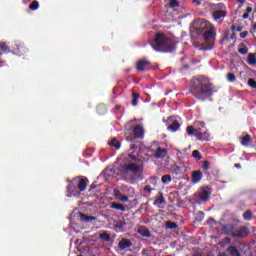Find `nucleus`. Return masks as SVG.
<instances>
[{
    "instance_id": "obj_45",
    "label": "nucleus",
    "mask_w": 256,
    "mask_h": 256,
    "mask_svg": "<svg viewBox=\"0 0 256 256\" xmlns=\"http://www.w3.org/2000/svg\"><path fill=\"white\" fill-rule=\"evenodd\" d=\"M114 197H117V199H120L121 191L119 189H114Z\"/></svg>"
},
{
    "instance_id": "obj_16",
    "label": "nucleus",
    "mask_w": 256,
    "mask_h": 256,
    "mask_svg": "<svg viewBox=\"0 0 256 256\" xmlns=\"http://www.w3.org/2000/svg\"><path fill=\"white\" fill-rule=\"evenodd\" d=\"M132 246H133V243L129 239H122L118 243V248L120 249V251H125V249L132 247Z\"/></svg>"
},
{
    "instance_id": "obj_6",
    "label": "nucleus",
    "mask_w": 256,
    "mask_h": 256,
    "mask_svg": "<svg viewBox=\"0 0 256 256\" xmlns=\"http://www.w3.org/2000/svg\"><path fill=\"white\" fill-rule=\"evenodd\" d=\"M151 62L147 59H141L136 62V69L141 73H145V71H151Z\"/></svg>"
},
{
    "instance_id": "obj_41",
    "label": "nucleus",
    "mask_w": 256,
    "mask_h": 256,
    "mask_svg": "<svg viewBox=\"0 0 256 256\" xmlns=\"http://www.w3.org/2000/svg\"><path fill=\"white\" fill-rule=\"evenodd\" d=\"M202 169H203L204 171H209V169H210L209 161L205 160V161L202 163Z\"/></svg>"
},
{
    "instance_id": "obj_55",
    "label": "nucleus",
    "mask_w": 256,
    "mask_h": 256,
    "mask_svg": "<svg viewBox=\"0 0 256 256\" xmlns=\"http://www.w3.org/2000/svg\"><path fill=\"white\" fill-rule=\"evenodd\" d=\"M238 3H240V5H244L245 4V0H237Z\"/></svg>"
},
{
    "instance_id": "obj_23",
    "label": "nucleus",
    "mask_w": 256,
    "mask_h": 256,
    "mask_svg": "<svg viewBox=\"0 0 256 256\" xmlns=\"http://www.w3.org/2000/svg\"><path fill=\"white\" fill-rule=\"evenodd\" d=\"M98 115H105L107 113V106L105 104H99L96 107Z\"/></svg>"
},
{
    "instance_id": "obj_18",
    "label": "nucleus",
    "mask_w": 256,
    "mask_h": 256,
    "mask_svg": "<svg viewBox=\"0 0 256 256\" xmlns=\"http://www.w3.org/2000/svg\"><path fill=\"white\" fill-rule=\"evenodd\" d=\"M163 203H165V197H163V192H158V197L154 201V205H156V207H159V209H163V207L161 206L163 205Z\"/></svg>"
},
{
    "instance_id": "obj_24",
    "label": "nucleus",
    "mask_w": 256,
    "mask_h": 256,
    "mask_svg": "<svg viewBox=\"0 0 256 256\" xmlns=\"http://www.w3.org/2000/svg\"><path fill=\"white\" fill-rule=\"evenodd\" d=\"M110 147H114L115 149H121V142L117 140V138H112L110 142H108Z\"/></svg>"
},
{
    "instance_id": "obj_3",
    "label": "nucleus",
    "mask_w": 256,
    "mask_h": 256,
    "mask_svg": "<svg viewBox=\"0 0 256 256\" xmlns=\"http://www.w3.org/2000/svg\"><path fill=\"white\" fill-rule=\"evenodd\" d=\"M150 45L155 51H160L161 53H171V51H175L177 44H175V42L169 38L167 34L158 32L155 35V38L151 40Z\"/></svg>"
},
{
    "instance_id": "obj_53",
    "label": "nucleus",
    "mask_w": 256,
    "mask_h": 256,
    "mask_svg": "<svg viewBox=\"0 0 256 256\" xmlns=\"http://www.w3.org/2000/svg\"><path fill=\"white\" fill-rule=\"evenodd\" d=\"M192 3H196V5H201V2L199 0H192Z\"/></svg>"
},
{
    "instance_id": "obj_48",
    "label": "nucleus",
    "mask_w": 256,
    "mask_h": 256,
    "mask_svg": "<svg viewBox=\"0 0 256 256\" xmlns=\"http://www.w3.org/2000/svg\"><path fill=\"white\" fill-rule=\"evenodd\" d=\"M247 35H249V32H247V31H244V32L240 33L241 39H245V37H247Z\"/></svg>"
},
{
    "instance_id": "obj_59",
    "label": "nucleus",
    "mask_w": 256,
    "mask_h": 256,
    "mask_svg": "<svg viewBox=\"0 0 256 256\" xmlns=\"http://www.w3.org/2000/svg\"><path fill=\"white\" fill-rule=\"evenodd\" d=\"M137 148V146L135 145V144H132L131 146H130V149H136Z\"/></svg>"
},
{
    "instance_id": "obj_5",
    "label": "nucleus",
    "mask_w": 256,
    "mask_h": 256,
    "mask_svg": "<svg viewBox=\"0 0 256 256\" xmlns=\"http://www.w3.org/2000/svg\"><path fill=\"white\" fill-rule=\"evenodd\" d=\"M213 193V190H211V187L204 186L198 189L196 193L192 196V202L197 203L198 205H201V203H207L209 199H211V195Z\"/></svg>"
},
{
    "instance_id": "obj_52",
    "label": "nucleus",
    "mask_w": 256,
    "mask_h": 256,
    "mask_svg": "<svg viewBox=\"0 0 256 256\" xmlns=\"http://www.w3.org/2000/svg\"><path fill=\"white\" fill-rule=\"evenodd\" d=\"M198 125L202 128H205V122L201 121V122H198Z\"/></svg>"
},
{
    "instance_id": "obj_54",
    "label": "nucleus",
    "mask_w": 256,
    "mask_h": 256,
    "mask_svg": "<svg viewBox=\"0 0 256 256\" xmlns=\"http://www.w3.org/2000/svg\"><path fill=\"white\" fill-rule=\"evenodd\" d=\"M224 39H226L227 41H229V33H228V32L224 34Z\"/></svg>"
},
{
    "instance_id": "obj_27",
    "label": "nucleus",
    "mask_w": 256,
    "mask_h": 256,
    "mask_svg": "<svg viewBox=\"0 0 256 256\" xmlns=\"http://www.w3.org/2000/svg\"><path fill=\"white\" fill-rule=\"evenodd\" d=\"M238 53H240V55H247V53H249V48H247L244 43H241L239 45Z\"/></svg>"
},
{
    "instance_id": "obj_4",
    "label": "nucleus",
    "mask_w": 256,
    "mask_h": 256,
    "mask_svg": "<svg viewBox=\"0 0 256 256\" xmlns=\"http://www.w3.org/2000/svg\"><path fill=\"white\" fill-rule=\"evenodd\" d=\"M197 33L198 35H203L205 43L209 45V49H213V45H215V37L217 35L215 26L209 22H205L197 29Z\"/></svg>"
},
{
    "instance_id": "obj_7",
    "label": "nucleus",
    "mask_w": 256,
    "mask_h": 256,
    "mask_svg": "<svg viewBox=\"0 0 256 256\" xmlns=\"http://www.w3.org/2000/svg\"><path fill=\"white\" fill-rule=\"evenodd\" d=\"M75 181H77V178H75L67 185V197H77V195H79V192L77 191V185H75Z\"/></svg>"
},
{
    "instance_id": "obj_28",
    "label": "nucleus",
    "mask_w": 256,
    "mask_h": 256,
    "mask_svg": "<svg viewBox=\"0 0 256 256\" xmlns=\"http://www.w3.org/2000/svg\"><path fill=\"white\" fill-rule=\"evenodd\" d=\"M0 51L2 53H11V48L5 42H0Z\"/></svg>"
},
{
    "instance_id": "obj_33",
    "label": "nucleus",
    "mask_w": 256,
    "mask_h": 256,
    "mask_svg": "<svg viewBox=\"0 0 256 256\" xmlns=\"http://www.w3.org/2000/svg\"><path fill=\"white\" fill-rule=\"evenodd\" d=\"M186 131H187L188 135H190V137H193V135L195 137H197V129L193 128V126H188L186 128Z\"/></svg>"
},
{
    "instance_id": "obj_25",
    "label": "nucleus",
    "mask_w": 256,
    "mask_h": 256,
    "mask_svg": "<svg viewBox=\"0 0 256 256\" xmlns=\"http://www.w3.org/2000/svg\"><path fill=\"white\" fill-rule=\"evenodd\" d=\"M211 7L215 11H227V7L223 3L213 4Z\"/></svg>"
},
{
    "instance_id": "obj_58",
    "label": "nucleus",
    "mask_w": 256,
    "mask_h": 256,
    "mask_svg": "<svg viewBox=\"0 0 256 256\" xmlns=\"http://www.w3.org/2000/svg\"><path fill=\"white\" fill-rule=\"evenodd\" d=\"M95 187H97V186H95L94 184H92V185L90 186V191H93V189H95Z\"/></svg>"
},
{
    "instance_id": "obj_17",
    "label": "nucleus",
    "mask_w": 256,
    "mask_h": 256,
    "mask_svg": "<svg viewBox=\"0 0 256 256\" xmlns=\"http://www.w3.org/2000/svg\"><path fill=\"white\" fill-rule=\"evenodd\" d=\"M203 179V172L195 170L192 172V183H199Z\"/></svg>"
},
{
    "instance_id": "obj_44",
    "label": "nucleus",
    "mask_w": 256,
    "mask_h": 256,
    "mask_svg": "<svg viewBox=\"0 0 256 256\" xmlns=\"http://www.w3.org/2000/svg\"><path fill=\"white\" fill-rule=\"evenodd\" d=\"M120 201H122V203H128L129 202V197L124 195V196H120Z\"/></svg>"
},
{
    "instance_id": "obj_60",
    "label": "nucleus",
    "mask_w": 256,
    "mask_h": 256,
    "mask_svg": "<svg viewBox=\"0 0 256 256\" xmlns=\"http://www.w3.org/2000/svg\"><path fill=\"white\" fill-rule=\"evenodd\" d=\"M19 47H23V46H21V44H19Z\"/></svg>"
},
{
    "instance_id": "obj_35",
    "label": "nucleus",
    "mask_w": 256,
    "mask_h": 256,
    "mask_svg": "<svg viewBox=\"0 0 256 256\" xmlns=\"http://www.w3.org/2000/svg\"><path fill=\"white\" fill-rule=\"evenodd\" d=\"M100 239L109 243V241H111V235L107 232H103L100 234Z\"/></svg>"
},
{
    "instance_id": "obj_57",
    "label": "nucleus",
    "mask_w": 256,
    "mask_h": 256,
    "mask_svg": "<svg viewBox=\"0 0 256 256\" xmlns=\"http://www.w3.org/2000/svg\"><path fill=\"white\" fill-rule=\"evenodd\" d=\"M1 55H3V53L0 52V65H3V59H1Z\"/></svg>"
},
{
    "instance_id": "obj_22",
    "label": "nucleus",
    "mask_w": 256,
    "mask_h": 256,
    "mask_svg": "<svg viewBox=\"0 0 256 256\" xmlns=\"http://www.w3.org/2000/svg\"><path fill=\"white\" fill-rule=\"evenodd\" d=\"M110 209H115L116 211H122V212L126 211L125 205L119 204V203H116V202H111L110 203Z\"/></svg>"
},
{
    "instance_id": "obj_8",
    "label": "nucleus",
    "mask_w": 256,
    "mask_h": 256,
    "mask_svg": "<svg viewBox=\"0 0 256 256\" xmlns=\"http://www.w3.org/2000/svg\"><path fill=\"white\" fill-rule=\"evenodd\" d=\"M125 227H127V222H125V219H119L115 220L113 223V229L116 231V233H124Z\"/></svg>"
},
{
    "instance_id": "obj_46",
    "label": "nucleus",
    "mask_w": 256,
    "mask_h": 256,
    "mask_svg": "<svg viewBox=\"0 0 256 256\" xmlns=\"http://www.w3.org/2000/svg\"><path fill=\"white\" fill-rule=\"evenodd\" d=\"M142 256H153V255H151V252H149V250L143 249L142 250Z\"/></svg>"
},
{
    "instance_id": "obj_56",
    "label": "nucleus",
    "mask_w": 256,
    "mask_h": 256,
    "mask_svg": "<svg viewBox=\"0 0 256 256\" xmlns=\"http://www.w3.org/2000/svg\"><path fill=\"white\" fill-rule=\"evenodd\" d=\"M234 167H236V169H241V164H235Z\"/></svg>"
},
{
    "instance_id": "obj_14",
    "label": "nucleus",
    "mask_w": 256,
    "mask_h": 256,
    "mask_svg": "<svg viewBox=\"0 0 256 256\" xmlns=\"http://www.w3.org/2000/svg\"><path fill=\"white\" fill-rule=\"evenodd\" d=\"M77 188L80 192L87 190V185H89V179L87 177L78 178Z\"/></svg>"
},
{
    "instance_id": "obj_29",
    "label": "nucleus",
    "mask_w": 256,
    "mask_h": 256,
    "mask_svg": "<svg viewBox=\"0 0 256 256\" xmlns=\"http://www.w3.org/2000/svg\"><path fill=\"white\" fill-rule=\"evenodd\" d=\"M248 65H256V56L254 53H249L247 58Z\"/></svg>"
},
{
    "instance_id": "obj_43",
    "label": "nucleus",
    "mask_w": 256,
    "mask_h": 256,
    "mask_svg": "<svg viewBox=\"0 0 256 256\" xmlns=\"http://www.w3.org/2000/svg\"><path fill=\"white\" fill-rule=\"evenodd\" d=\"M231 30L235 33V31H238V32H241V31H243V27H241V26H235V25H232V27H231Z\"/></svg>"
},
{
    "instance_id": "obj_36",
    "label": "nucleus",
    "mask_w": 256,
    "mask_h": 256,
    "mask_svg": "<svg viewBox=\"0 0 256 256\" xmlns=\"http://www.w3.org/2000/svg\"><path fill=\"white\" fill-rule=\"evenodd\" d=\"M192 157L196 159V161H201L203 159V156H201V152H199V150H194L192 152Z\"/></svg>"
},
{
    "instance_id": "obj_30",
    "label": "nucleus",
    "mask_w": 256,
    "mask_h": 256,
    "mask_svg": "<svg viewBox=\"0 0 256 256\" xmlns=\"http://www.w3.org/2000/svg\"><path fill=\"white\" fill-rule=\"evenodd\" d=\"M180 127V124L177 120H174L171 125L168 126L169 131H177Z\"/></svg>"
},
{
    "instance_id": "obj_2",
    "label": "nucleus",
    "mask_w": 256,
    "mask_h": 256,
    "mask_svg": "<svg viewBox=\"0 0 256 256\" xmlns=\"http://www.w3.org/2000/svg\"><path fill=\"white\" fill-rule=\"evenodd\" d=\"M122 173H132L135 175V179L139 181L143 180V164L141 163V158L135 156L133 153H129L124 159V163L121 164Z\"/></svg>"
},
{
    "instance_id": "obj_15",
    "label": "nucleus",
    "mask_w": 256,
    "mask_h": 256,
    "mask_svg": "<svg viewBox=\"0 0 256 256\" xmlns=\"http://www.w3.org/2000/svg\"><path fill=\"white\" fill-rule=\"evenodd\" d=\"M214 21H219V19H225L227 17V10H215L212 14Z\"/></svg>"
},
{
    "instance_id": "obj_39",
    "label": "nucleus",
    "mask_w": 256,
    "mask_h": 256,
    "mask_svg": "<svg viewBox=\"0 0 256 256\" xmlns=\"http://www.w3.org/2000/svg\"><path fill=\"white\" fill-rule=\"evenodd\" d=\"M170 9H175V7H179V2L177 0H169Z\"/></svg>"
},
{
    "instance_id": "obj_34",
    "label": "nucleus",
    "mask_w": 256,
    "mask_h": 256,
    "mask_svg": "<svg viewBox=\"0 0 256 256\" xmlns=\"http://www.w3.org/2000/svg\"><path fill=\"white\" fill-rule=\"evenodd\" d=\"M29 9L31 11H37V9H39V1L33 0L29 5Z\"/></svg>"
},
{
    "instance_id": "obj_20",
    "label": "nucleus",
    "mask_w": 256,
    "mask_h": 256,
    "mask_svg": "<svg viewBox=\"0 0 256 256\" xmlns=\"http://www.w3.org/2000/svg\"><path fill=\"white\" fill-rule=\"evenodd\" d=\"M80 221H83V223H91V221H97V217L80 213Z\"/></svg>"
},
{
    "instance_id": "obj_26",
    "label": "nucleus",
    "mask_w": 256,
    "mask_h": 256,
    "mask_svg": "<svg viewBox=\"0 0 256 256\" xmlns=\"http://www.w3.org/2000/svg\"><path fill=\"white\" fill-rule=\"evenodd\" d=\"M249 143H251V136L249 134L241 138V145H243L244 147L249 146Z\"/></svg>"
},
{
    "instance_id": "obj_21",
    "label": "nucleus",
    "mask_w": 256,
    "mask_h": 256,
    "mask_svg": "<svg viewBox=\"0 0 256 256\" xmlns=\"http://www.w3.org/2000/svg\"><path fill=\"white\" fill-rule=\"evenodd\" d=\"M227 253L230 256H241V252H239V250L237 249V247L231 245L227 248Z\"/></svg>"
},
{
    "instance_id": "obj_9",
    "label": "nucleus",
    "mask_w": 256,
    "mask_h": 256,
    "mask_svg": "<svg viewBox=\"0 0 256 256\" xmlns=\"http://www.w3.org/2000/svg\"><path fill=\"white\" fill-rule=\"evenodd\" d=\"M137 233L142 237H146V239H155V236L151 235V231L149 228H147V226H139Z\"/></svg>"
},
{
    "instance_id": "obj_49",
    "label": "nucleus",
    "mask_w": 256,
    "mask_h": 256,
    "mask_svg": "<svg viewBox=\"0 0 256 256\" xmlns=\"http://www.w3.org/2000/svg\"><path fill=\"white\" fill-rule=\"evenodd\" d=\"M230 39H231L232 41H235V39H237V34H235V32H233V33L231 34V36H230Z\"/></svg>"
},
{
    "instance_id": "obj_19",
    "label": "nucleus",
    "mask_w": 256,
    "mask_h": 256,
    "mask_svg": "<svg viewBox=\"0 0 256 256\" xmlns=\"http://www.w3.org/2000/svg\"><path fill=\"white\" fill-rule=\"evenodd\" d=\"M167 156V149H163V148H158L154 154V157L156 159H163L164 157Z\"/></svg>"
},
{
    "instance_id": "obj_1",
    "label": "nucleus",
    "mask_w": 256,
    "mask_h": 256,
    "mask_svg": "<svg viewBox=\"0 0 256 256\" xmlns=\"http://www.w3.org/2000/svg\"><path fill=\"white\" fill-rule=\"evenodd\" d=\"M189 93L198 101H207L213 97L214 93H217V89L207 76L200 75L191 79Z\"/></svg>"
},
{
    "instance_id": "obj_12",
    "label": "nucleus",
    "mask_w": 256,
    "mask_h": 256,
    "mask_svg": "<svg viewBox=\"0 0 256 256\" xmlns=\"http://www.w3.org/2000/svg\"><path fill=\"white\" fill-rule=\"evenodd\" d=\"M222 231L225 235H229L230 237L235 238V225L225 224L222 226Z\"/></svg>"
},
{
    "instance_id": "obj_11",
    "label": "nucleus",
    "mask_w": 256,
    "mask_h": 256,
    "mask_svg": "<svg viewBox=\"0 0 256 256\" xmlns=\"http://www.w3.org/2000/svg\"><path fill=\"white\" fill-rule=\"evenodd\" d=\"M133 133L135 139H143V137H145V130L143 129V126L141 124H137L133 128Z\"/></svg>"
},
{
    "instance_id": "obj_37",
    "label": "nucleus",
    "mask_w": 256,
    "mask_h": 256,
    "mask_svg": "<svg viewBox=\"0 0 256 256\" xmlns=\"http://www.w3.org/2000/svg\"><path fill=\"white\" fill-rule=\"evenodd\" d=\"M161 181H162V183H164V185L171 183V175H169V174L163 175L161 178Z\"/></svg>"
},
{
    "instance_id": "obj_38",
    "label": "nucleus",
    "mask_w": 256,
    "mask_h": 256,
    "mask_svg": "<svg viewBox=\"0 0 256 256\" xmlns=\"http://www.w3.org/2000/svg\"><path fill=\"white\" fill-rule=\"evenodd\" d=\"M177 227L179 226L175 222H171V221L166 222V229H177Z\"/></svg>"
},
{
    "instance_id": "obj_31",
    "label": "nucleus",
    "mask_w": 256,
    "mask_h": 256,
    "mask_svg": "<svg viewBox=\"0 0 256 256\" xmlns=\"http://www.w3.org/2000/svg\"><path fill=\"white\" fill-rule=\"evenodd\" d=\"M243 219L244 221H251L253 219V212H251V210H246L243 213Z\"/></svg>"
},
{
    "instance_id": "obj_40",
    "label": "nucleus",
    "mask_w": 256,
    "mask_h": 256,
    "mask_svg": "<svg viewBox=\"0 0 256 256\" xmlns=\"http://www.w3.org/2000/svg\"><path fill=\"white\" fill-rule=\"evenodd\" d=\"M237 79V76H235V74L233 73H228L227 75V80L230 82V83H233L234 81H236Z\"/></svg>"
},
{
    "instance_id": "obj_13",
    "label": "nucleus",
    "mask_w": 256,
    "mask_h": 256,
    "mask_svg": "<svg viewBox=\"0 0 256 256\" xmlns=\"http://www.w3.org/2000/svg\"><path fill=\"white\" fill-rule=\"evenodd\" d=\"M196 139L199 141H209L211 139V135L207 130L201 132V129L196 130Z\"/></svg>"
},
{
    "instance_id": "obj_42",
    "label": "nucleus",
    "mask_w": 256,
    "mask_h": 256,
    "mask_svg": "<svg viewBox=\"0 0 256 256\" xmlns=\"http://www.w3.org/2000/svg\"><path fill=\"white\" fill-rule=\"evenodd\" d=\"M248 85H249V87H252V89H256V82L253 78H250L248 80Z\"/></svg>"
},
{
    "instance_id": "obj_10",
    "label": "nucleus",
    "mask_w": 256,
    "mask_h": 256,
    "mask_svg": "<svg viewBox=\"0 0 256 256\" xmlns=\"http://www.w3.org/2000/svg\"><path fill=\"white\" fill-rule=\"evenodd\" d=\"M251 231L249 230V227L247 226H241L234 234V238L237 237L239 239L247 237Z\"/></svg>"
},
{
    "instance_id": "obj_32",
    "label": "nucleus",
    "mask_w": 256,
    "mask_h": 256,
    "mask_svg": "<svg viewBox=\"0 0 256 256\" xmlns=\"http://www.w3.org/2000/svg\"><path fill=\"white\" fill-rule=\"evenodd\" d=\"M139 101V93L137 92H132V106L137 107V103Z\"/></svg>"
},
{
    "instance_id": "obj_50",
    "label": "nucleus",
    "mask_w": 256,
    "mask_h": 256,
    "mask_svg": "<svg viewBox=\"0 0 256 256\" xmlns=\"http://www.w3.org/2000/svg\"><path fill=\"white\" fill-rule=\"evenodd\" d=\"M249 12H245L243 15H242V19H249Z\"/></svg>"
},
{
    "instance_id": "obj_47",
    "label": "nucleus",
    "mask_w": 256,
    "mask_h": 256,
    "mask_svg": "<svg viewBox=\"0 0 256 256\" xmlns=\"http://www.w3.org/2000/svg\"><path fill=\"white\" fill-rule=\"evenodd\" d=\"M152 190H153V188H151V186H149V185H146V186L144 187V191H146L147 193H151Z\"/></svg>"
},
{
    "instance_id": "obj_51",
    "label": "nucleus",
    "mask_w": 256,
    "mask_h": 256,
    "mask_svg": "<svg viewBox=\"0 0 256 256\" xmlns=\"http://www.w3.org/2000/svg\"><path fill=\"white\" fill-rule=\"evenodd\" d=\"M246 12H247L248 14L253 13V8H252V7H247V8H246Z\"/></svg>"
}]
</instances>
